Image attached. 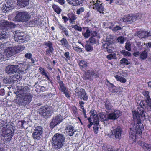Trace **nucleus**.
<instances>
[{"mask_svg":"<svg viewBox=\"0 0 151 151\" xmlns=\"http://www.w3.org/2000/svg\"><path fill=\"white\" fill-rule=\"evenodd\" d=\"M16 92V102L20 105L25 106L29 104L32 98V95L27 92V88L26 86L21 87Z\"/></svg>","mask_w":151,"mask_h":151,"instance_id":"nucleus-1","label":"nucleus"},{"mask_svg":"<svg viewBox=\"0 0 151 151\" xmlns=\"http://www.w3.org/2000/svg\"><path fill=\"white\" fill-rule=\"evenodd\" d=\"M65 135L61 133H56L53 136L52 144L54 148L60 149L65 143Z\"/></svg>","mask_w":151,"mask_h":151,"instance_id":"nucleus-2","label":"nucleus"},{"mask_svg":"<svg viewBox=\"0 0 151 151\" xmlns=\"http://www.w3.org/2000/svg\"><path fill=\"white\" fill-rule=\"evenodd\" d=\"M150 103L148 102V100H142L139 104L140 107H138L137 108L138 110L137 111L134 110L132 111V114H133V112L135 111L136 112V114L139 115V114H141L145 112L144 111V109L147 110L148 111H151V104H149Z\"/></svg>","mask_w":151,"mask_h":151,"instance_id":"nucleus-3","label":"nucleus"},{"mask_svg":"<svg viewBox=\"0 0 151 151\" xmlns=\"http://www.w3.org/2000/svg\"><path fill=\"white\" fill-rule=\"evenodd\" d=\"M2 26L0 27V39L6 38L7 33L6 31L8 29L14 26L13 23L11 22L4 21L2 22Z\"/></svg>","mask_w":151,"mask_h":151,"instance_id":"nucleus-4","label":"nucleus"},{"mask_svg":"<svg viewBox=\"0 0 151 151\" xmlns=\"http://www.w3.org/2000/svg\"><path fill=\"white\" fill-rule=\"evenodd\" d=\"M111 137L115 140H120L121 138L122 129L120 126L112 127Z\"/></svg>","mask_w":151,"mask_h":151,"instance_id":"nucleus-5","label":"nucleus"},{"mask_svg":"<svg viewBox=\"0 0 151 151\" xmlns=\"http://www.w3.org/2000/svg\"><path fill=\"white\" fill-rule=\"evenodd\" d=\"M133 113V114H132L134 122L137 123L135 129L138 133H140L142 132L141 129L143 127V124L141 122L142 120L138 114H136V112L134 111Z\"/></svg>","mask_w":151,"mask_h":151,"instance_id":"nucleus-6","label":"nucleus"},{"mask_svg":"<svg viewBox=\"0 0 151 151\" xmlns=\"http://www.w3.org/2000/svg\"><path fill=\"white\" fill-rule=\"evenodd\" d=\"M15 18L17 21L23 22L28 21L30 19V16L26 12H20L16 14Z\"/></svg>","mask_w":151,"mask_h":151,"instance_id":"nucleus-7","label":"nucleus"},{"mask_svg":"<svg viewBox=\"0 0 151 151\" xmlns=\"http://www.w3.org/2000/svg\"><path fill=\"white\" fill-rule=\"evenodd\" d=\"M39 112L41 116L45 119L49 117L52 114L50 107L47 106H42L39 109Z\"/></svg>","mask_w":151,"mask_h":151,"instance_id":"nucleus-8","label":"nucleus"},{"mask_svg":"<svg viewBox=\"0 0 151 151\" xmlns=\"http://www.w3.org/2000/svg\"><path fill=\"white\" fill-rule=\"evenodd\" d=\"M43 128L40 126H37L34 130L32 136L35 140H40L42 136Z\"/></svg>","mask_w":151,"mask_h":151,"instance_id":"nucleus-9","label":"nucleus"},{"mask_svg":"<svg viewBox=\"0 0 151 151\" xmlns=\"http://www.w3.org/2000/svg\"><path fill=\"white\" fill-rule=\"evenodd\" d=\"M15 33L14 39L16 42L23 43L28 40V37L25 36H24L23 32H20L19 31L17 30L15 31Z\"/></svg>","mask_w":151,"mask_h":151,"instance_id":"nucleus-10","label":"nucleus"},{"mask_svg":"<svg viewBox=\"0 0 151 151\" xmlns=\"http://www.w3.org/2000/svg\"><path fill=\"white\" fill-rule=\"evenodd\" d=\"M99 76L98 75L94 70H89L85 72L83 78L85 80H92L93 78H98Z\"/></svg>","mask_w":151,"mask_h":151,"instance_id":"nucleus-11","label":"nucleus"},{"mask_svg":"<svg viewBox=\"0 0 151 151\" xmlns=\"http://www.w3.org/2000/svg\"><path fill=\"white\" fill-rule=\"evenodd\" d=\"M122 115V112L119 110L115 109L107 114L109 120H116Z\"/></svg>","mask_w":151,"mask_h":151,"instance_id":"nucleus-12","label":"nucleus"},{"mask_svg":"<svg viewBox=\"0 0 151 151\" xmlns=\"http://www.w3.org/2000/svg\"><path fill=\"white\" fill-rule=\"evenodd\" d=\"M63 119L61 115L59 114L55 116L52 120L50 124L51 128H53L57 124L61 122Z\"/></svg>","mask_w":151,"mask_h":151,"instance_id":"nucleus-13","label":"nucleus"},{"mask_svg":"<svg viewBox=\"0 0 151 151\" xmlns=\"http://www.w3.org/2000/svg\"><path fill=\"white\" fill-rule=\"evenodd\" d=\"M18 66L17 65H8L5 68L6 72L9 74H11L16 73H18Z\"/></svg>","mask_w":151,"mask_h":151,"instance_id":"nucleus-14","label":"nucleus"},{"mask_svg":"<svg viewBox=\"0 0 151 151\" xmlns=\"http://www.w3.org/2000/svg\"><path fill=\"white\" fill-rule=\"evenodd\" d=\"M17 51L15 48L8 47L5 49L3 54L7 57L9 58L12 56L19 52Z\"/></svg>","mask_w":151,"mask_h":151,"instance_id":"nucleus-15","label":"nucleus"},{"mask_svg":"<svg viewBox=\"0 0 151 151\" xmlns=\"http://www.w3.org/2000/svg\"><path fill=\"white\" fill-rule=\"evenodd\" d=\"M43 44L44 45L47 46L48 47V48L46 51V55L48 56H50L51 54L53 53V51L54 50L52 46V43L50 41H49L47 42H45Z\"/></svg>","mask_w":151,"mask_h":151,"instance_id":"nucleus-16","label":"nucleus"},{"mask_svg":"<svg viewBox=\"0 0 151 151\" xmlns=\"http://www.w3.org/2000/svg\"><path fill=\"white\" fill-rule=\"evenodd\" d=\"M18 66L20 67L19 68H18L19 70L18 73L22 74L26 72V70L28 69V65L25 63H21L19 64Z\"/></svg>","mask_w":151,"mask_h":151,"instance_id":"nucleus-17","label":"nucleus"},{"mask_svg":"<svg viewBox=\"0 0 151 151\" xmlns=\"http://www.w3.org/2000/svg\"><path fill=\"white\" fill-rule=\"evenodd\" d=\"M139 145L146 151H150L151 148V144H147L144 142L139 141Z\"/></svg>","mask_w":151,"mask_h":151,"instance_id":"nucleus-18","label":"nucleus"},{"mask_svg":"<svg viewBox=\"0 0 151 151\" xmlns=\"http://www.w3.org/2000/svg\"><path fill=\"white\" fill-rule=\"evenodd\" d=\"M17 4L20 8L25 7L29 4V0H17Z\"/></svg>","mask_w":151,"mask_h":151,"instance_id":"nucleus-19","label":"nucleus"},{"mask_svg":"<svg viewBox=\"0 0 151 151\" xmlns=\"http://www.w3.org/2000/svg\"><path fill=\"white\" fill-rule=\"evenodd\" d=\"M74 127L71 125H68L65 129L66 132L67 134L70 136L73 135L74 134V132H76V131L74 129Z\"/></svg>","mask_w":151,"mask_h":151,"instance_id":"nucleus-20","label":"nucleus"},{"mask_svg":"<svg viewBox=\"0 0 151 151\" xmlns=\"http://www.w3.org/2000/svg\"><path fill=\"white\" fill-rule=\"evenodd\" d=\"M100 1H97L94 4V6L96 10L100 13H103L104 6L102 3L100 4Z\"/></svg>","mask_w":151,"mask_h":151,"instance_id":"nucleus-21","label":"nucleus"},{"mask_svg":"<svg viewBox=\"0 0 151 151\" xmlns=\"http://www.w3.org/2000/svg\"><path fill=\"white\" fill-rule=\"evenodd\" d=\"M134 18L133 15L130 16L129 15H128L125 16L123 18V21L128 24L131 23L132 22H134Z\"/></svg>","mask_w":151,"mask_h":151,"instance_id":"nucleus-22","label":"nucleus"},{"mask_svg":"<svg viewBox=\"0 0 151 151\" xmlns=\"http://www.w3.org/2000/svg\"><path fill=\"white\" fill-rule=\"evenodd\" d=\"M69 4L73 6L79 5L83 3L82 0H66Z\"/></svg>","mask_w":151,"mask_h":151,"instance_id":"nucleus-23","label":"nucleus"},{"mask_svg":"<svg viewBox=\"0 0 151 151\" xmlns=\"http://www.w3.org/2000/svg\"><path fill=\"white\" fill-rule=\"evenodd\" d=\"M105 107L106 109L109 111H112L113 108V106L110 101L108 100H106L105 102Z\"/></svg>","mask_w":151,"mask_h":151,"instance_id":"nucleus-24","label":"nucleus"},{"mask_svg":"<svg viewBox=\"0 0 151 151\" xmlns=\"http://www.w3.org/2000/svg\"><path fill=\"white\" fill-rule=\"evenodd\" d=\"M11 9L12 7L11 5L9 3L6 2L3 5L2 7V11L4 12L9 11Z\"/></svg>","mask_w":151,"mask_h":151,"instance_id":"nucleus-25","label":"nucleus"},{"mask_svg":"<svg viewBox=\"0 0 151 151\" xmlns=\"http://www.w3.org/2000/svg\"><path fill=\"white\" fill-rule=\"evenodd\" d=\"M111 45H112L109 42H106L103 45V47L105 49V51H107L109 53H111L112 52V50L111 49Z\"/></svg>","mask_w":151,"mask_h":151,"instance_id":"nucleus-26","label":"nucleus"},{"mask_svg":"<svg viewBox=\"0 0 151 151\" xmlns=\"http://www.w3.org/2000/svg\"><path fill=\"white\" fill-rule=\"evenodd\" d=\"M139 116L142 120L147 119L149 122H151V117L148 116L146 112L139 114Z\"/></svg>","mask_w":151,"mask_h":151,"instance_id":"nucleus-27","label":"nucleus"},{"mask_svg":"<svg viewBox=\"0 0 151 151\" xmlns=\"http://www.w3.org/2000/svg\"><path fill=\"white\" fill-rule=\"evenodd\" d=\"M137 35L139 38L142 39L147 37V31L141 30L138 31Z\"/></svg>","mask_w":151,"mask_h":151,"instance_id":"nucleus-28","label":"nucleus"},{"mask_svg":"<svg viewBox=\"0 0 151 151\" xmlns=\"http://www.w3.org/2000/svg\"><path fill=\"white\" fill-rule=\"evenodd\" d=\"M107 82L108 83V85L109 90L112 92L114 93H116L117 89L116 87L113 84L109 82V81H107Z\"/></svg>","mask_w":151,"mask_h":151,"instance_id":"nucleus-29","label":"nucleus"},{"mask_svg":"<svg viewBox=\"0 0 151 151\" xmlns=\"http://www.w3.org/2000/svg\"><path fill=\"white\" fill-rule=\"evenodd\" d=\"M79 64L80 68L82 70H84L87 67L88 63L86 61L82 60L80 61Z\"/></svg>","mask_w":151,"mask_h":151,"instance_id":"nucleus-30","label":"nucleus"},{"mask_svg":"<svg viewBox=\"0 0 151 151\" xmlns=\"http://www.w3.org/2000/svg\"><path fill=\"white\" fill-rule=\"evenodd\" d=\"M60 44L63 46L66 47L67 48H68L69 47L68 43L67 40L64 38H63L60 40Z\"/></svg>","mask_w":151,"mask_h":151,"instance_id":"nucleus-31","label":"nucleus"},{"mask_svg":"<svg viewBox=\"0 0 151 151\" xmlns=\"http://www.w3.org/2000/svg\"><path fill=\"white\" fill-rule=\"evenodd\" d=\"M85 91V90L80 87H77L76 88L75 90V92L77 95L79 97Z\"/></svg>","mask_w":151,"mask_h":151,"instance_id":"nucleus-32","label":"nucleus"},{"mask_svg":"<svg viewBox=\"0 0 151 151\" xmlns=\"http://www.w3.org/2000/svg\"><path fill=\"white\" fill-rule=\"evenodd\" d=\"M99 117L100 118V120L101 121H108L109 119L108 118V116H106V115L102 113H100L99 114Z\"/></svg>","mask_w":151,"mask_h":151,"instance_id":"nucleus-33","label":"nucleus"},{"mask_svg":"<svg viewBox=\"0 0 151 151\" xmlns=\"http://www.w3.org/2000/svg\"><path fill=\"white\" fill-rule=\"evenodd\" d=\"M149 92L147 91H144L143 92L144 95L146 98V100H148V102H149L150 104H151V99L149 95Z\"/></svg>","mask_w":151,"mask_h":151,"instance_id":"nucleus-34","label":"nucleus"},{"mask_svg":"<svg viewBox=\"0 0 151 151\" xmlns=\"http://www.w3.org/2000/svg\"><path fill=\"white\" fill-rule=\"evenodd\" d=\"M52 7L55 12H56L58 14H60L61 9L58 6L54 4H53L52 6Z\"/></svg>","mask_w":151,"mask_h":151,"instance_id":"nucleus-35","label":"nucleus"},{"mask_svg":"<svg viewBox=\"0 0 151 151\" xmlns=\"http://www.w3.org/2000/svg\"><path fill=\"white\" fill-rule=\"evenodd\" d=\"M147 53L145 50L142 52L140 55V58L142 60H144L147 57Z\"/></svg>","mask_w":151,"mask_h":151,"instance_id":"nucleus-36","label":"nucleus"},{"mask_svg":"<svg viewBox=\"0 0 151 151\" xmlns=\"http://www.w3.org/2000/svg\"><path fill=\"white\" fill-rule=\"evenodd\" d=\"M78 97L81 99H83L84 101H87L88 99V96L87 95L86 92L85 91Z\"/></svg>","mask_w":151,"mask_h":151,"instance_id":"nucleus-37","label":"nucleus"},{"mask_svg":"<svg viewBox=\"0 0 151 151\" xmlns=\"http://www.w3.org/2000/svg\"><path fill=\"white\" fill-rule=\"evenodd\" d=\"M120 62L121 64L123 65H127L130 64V63L128 60L125 58H122L120 60Z\"/></svg>","mask_w":151,"mask_h":151,"instance_id":"nucleus-38","label":"nucleus"},{"mask_svg":"<svg viewBox=\"0 0 151 151\" xmlns=\"http://www.w3.org/2000/svg\"><path fill=\"white\" fill-rule=\"evenodd\" d=\"M115 77L117 81H119L121 82L125 83L126 81V80L125 78L121 77L119 75L115 76Z\"/></svg>","mask_w":151,"mask_h":151,"instance_id":"nucleus-39","label":"nucleus"},{"mask_svg":"<svg viewBox=\"0 0 151 151\" xmlns=\"http://www.w3.org/2000/svg\"><path fill=\"white\" fill-rule=\"evenodd\" d=\"M39 70H40V72L42 75H45V77H46L48 79H49V77L45 72V70L44 68L41 67H40L39 69Z\"/></svg>","mask_w":151,"mask_h":151,"instance_id":"nucleus-40","label":"nucleus"},{"mask_svg":"<svg viewBox=\"0 0 151 151\" xmlns=\"http://www.w3.org/2000/svg\"><path fill=\"white\" fill-rule=\"evenodd\" d=\"M85 49L87 51H91L93 50V47L90 43H87L86 44Z\"/></svg>","mask_w":151,"mask_h":151,"instance_id":"nucleus-41","label":"nucleus"},{"mask_svg":"<svg viewBox=\"0 0 151 151\" xmlns=\"http://www.w3.org/2000/svg\"><path fill=\"white\" fill-rule=\"evenodd\" d=\"M93 122L94 124L98 125L99 124V116L97 115V116H95L93 117Z\"/></svg>","mask_w":151,"mask_h":151,"instance_id":"nucleus-42","label":"nucleus"},{"mask_svg":"<svg viewBox=\"0 0 151 151\" xmlns=\"http://www.w3.org/2000/svg\"><path fill=\"white\" fill-rule=\"evenodd\" d=\"M131 45L129 42L127 41L125 43V48L126 50L129 51H131Z\"/></svg>","mask_w":151,"mask_h":151,"instance_id":"nucleus-43","label":"nucleus"},{"mask_svg":"<svg viewBox=\"0 0 151 151\" xmlns=\"http://www.w3.org/2000/svg\"><path fill=\"white\" fill-rule=\"evenodd\" d=\"M58 82L60 87L61 91L63 92L65 91L66 88L64 85L63 82L62 81H60V82Z\"/></svg>","mask_w":151,"mask_h":151,"instance_id":"nucleus-44","label":"nucleus"},{"mask_svg":"<svg viewBox=\"0 0 151 151\" xmlns=\"http://www.w3.org/2000/svg\"><path fill=\"white\" fill-rule=\"evenodd\" d=\"M17 51H19L17 53L20 52L21 51L23 50L25 48V46L24 45H19L15 48Z\"/></svg>","mask_w":151,"mask_h":151,"instance_id":"nucleus-45","label":"nucleus"},{"mask_svg":"<svg viewBox=\"0 0 151 151\" xmlns=\"http://www.w3.org/2000/svg\"><path fill=\"white\" fill-rule=\"evenodd\" d=\"M117 41L118 42L121 44H123L126 40V39L122 36L119 37L117 38Z\"/></svg>","mask_w":151,"mask_h":151,"instance_id":"nucleus-46","label":"nucleus"},{"mask_svg":"<svg viewBox=\"0 0 151 151\" xmlns=\"http://www.w3.org/2000/svg\"><path fill=\"white\" fill-rule=\"evenodd\" d=\"M14 131H12L9 129H7L6 131L5 132L4 134H6L8 136H13L14 134Z\"/></svg>","mask_w":151,"mask_h":151,"instance_id":"nucleus-47","label":"nucleus"},{"mask_svg":"<svg viewBox=\"0 0 151 151\" xmlns=\"http://www.w3.org/2000/svg\"><path fill=\"white\" fill-rule=\"evenodd\" d=\"M121 53L124 56L129 57L131 55V54L130 52L124 50L121 51Z\"/></svg>","mask_w":151,"mask_h":151,"instance_id":"nucleus-48","label":"nucleus"},{"mask_svg":"<svg viewBox=\"0 0 151 151\" xmlns=\"http://www.w3.org/2000/svg\"><path fill=\"white\" fill-rule=\"evenodd\" d=\"M105 146H103L102 148L104 150V151H113L114 149L111 146H109L106 147L105 149Z\"/></svg>","mask_w":151,"mask_h":151,"instance_id":"nucleus-49","label":"nucleus"},{"mask_svg":"<svg viewBox=\"0 0 151 151\" xmlns=\"http://www.w3.org/2000/svg\"><path fill=\"white\" fill-rule=\"evenodd\" d=\"M68 16L69 17V20H76V17L73 14H68Z\"/></svg>","mask_w":151,"mask_h":151,"instance_id":"nucleus-50","label":"nucleus"},{"mask_svg":"<svg viewBox=\"0 0 151 151\" xmlns=\"http://www.w3.org/2000/svg\"><path fill=\"white\" fill-rule=\"evenodd\" d=\"M97 39V38H96L95 37H91L89 39L90 43L92 44V45L96 44Z\"/></svg>","mask_w":151,"mask_h":151,"instance_id":"nucleus-51","label":"nucleus"},{"mask_svg":"<svg viewBox=\"0 0 151 151\" xmlns=\"http://www.w3.org/2000/svg\"><path fill=\"white\" fill-rule=\"evenodd\" d=\"M133 17H134V21L136 20L140 19L142 17V15L140 14H137L136 15H133Z\"/></svg>","mask_w":151,"mask_h":151,"instance_id":"nucleus-52","label":"nucleus"},{"mask_svg":"<svg viewBox=\"0 0 151 151\" xmlns=\"http://www.w3.org/2000/svg\"><path fill=\"white\" fill-rule=\"evenodd\" d=\"M71 27L73 28H74L76 30L80 32H81L82 30L81 27L77 25H72Z\"/></svg>","mask_w":151,"mask_h":151,"instance_id":"nucleus-53","label":"nucleus"},{"mask_svg":"<svg viewBox=\"0 0 151 151\" xmlns=\"http://www.w3.org/2000/svg\"><path fill=\"white\" fill-rule=\"evenodd\" d=\"M91 34V32L88 29L86 30V32L84 33L83 35L86 38H88L90 36Z\"/></svg>","mask_w":151,"mask_h":151,"instance_id":"nucleus-54","label":"nucleus"},{"mask_svg":"<svg viewBox=\"0 0 151 151\" xmlns=\"http://www.w3.org/2000/svg\"><path fill=\"white\" fill-rule=\"evenodd\" d=\"M84 11V9L83 7H81L80 8L77 9L76 11L77 14L79 15L81 13L83 12Z\"/></svg>","mask_w":151,"mask_h":151,"instance_id":"nucleus-55","label":"nucleus"},{"mask_svg":"<svg viewBox=\"0 0 151 151\" xmlns=\"http://www.w3.org/2000/svg\"><path fill=\"white\" fill-rule=\"evenodd\" d=\"M116 57V55L115 54H110L107 56V58L109 60H111L112 59L115 58Z\"/></svg>","mask_w":151,"mask_h":151,"instance_id":"nucleus-56","label":"nucleus"},{"mask_svg":"<svg viewBox=\"0 0 151 151\" xmlns=\"http://www.w3.org/2000/svg\"><path fill=\"white\" fill-rule=\"evenodd\" d=\"M122 28L120 26L116 25L115 27L113 29V30L114 31H116L118 30H121Z\"/></svg>","mask_w":151,"mask_h":151,"instance_id":"nucleus-57","label":"nucleus"},{"mask_svg":"<svg viewBox=\"0 0 151 151\" xmlns=\"http://www.w3.org/2000/svg\"><path fill=\"white\" fill-rule=\"evenodd\" d=\"M91 37H95L96 38H99V36L97 35V33L96 31H93L92 32L91 34Z\"/></svg>","mask_w":151,"mask_h":151,"instance_id":"nucleus-58","label":"nucleus"},{"mask_svg":"<svg viewBox=\"0 0 151 151\" xmlns=\"http://www.w3.org/2000/svg\"><path fill=\"white\" fill-rule=\"evenodd\" d=\"M33 21L36 25H38L40 24L39 19L38 18H35L34 20H33Z\"/></svg>","mask_w":151,"mask_h":151,"instance_id":"nucleus-59","label":"nucleus"},{"mask_svg":"<svg viewBox=\"0 0 151 151\" xmlns=\"http://www.w3.org/2000/svg\"><path fill=\"white\" fill-rule=\"evenodd\" d=\"M70 53L69 52H65L64 54V55L68 60H70V57L69 55Z\"/></svg>","mask_w":151,"mask_h":151,"instance_id":"nucleus-60","label":"nucleus"},{"mask_svg":"<svg viewBox=\"0 0 151 151\" xmlns=\"http://www.w3.org/2000/svg\"><path fill=\"white\" fill-rule=\"evenodd\" d=\"M73 49L75 50L77 52H81L82 51V49L81 48L76 47H73Z\"/></svg>","mask_w":151,"mask_h":151,"instance_id":"nucleus-61","label":"nucleus"},{"mask_svg":"<svg viewBox=\"0 0 151 151\" xmlns=\"http://www.w3.org/2000/svg\"><path fill=\"white\" fill-rule=\"evenodd\" d=\"M59 28L62 30L61 32H63L67 29L64 26H62L61 24L59 25Z\"/></svg>","mask_w":151,"mask_h":151,"instance_id":"nucleus-62","label":"nucleus"},{"mask_svg":"<svg viewBox=\"0 0 151 151\" xmlns=\"http://www.w3.org/2000/svg\"><path fill=\"white\" fill-rule=\"evenodd\" d=\"M32 55L30 53H26L25 55V57L27 58L30 59L32 57Z\"/></svg>","mask_w":151,"mask_h":151,"instance_id":"nucleus-63","label":"nucleus"},{"mask_svg":"<svg viewBox=\"0 0 151 151\" xmlns=\"http://www.w3.org/2000/svg\"><path fill=\"white\" fill-rule=\"evenodd\" d=\"M144 44L145 45L146 48L151 49V42H148L147 43H144Z\"/></svg>","mask_w":151,"mask_h":151,"instance_id":"nucleus-64","label":"nucleus"}]
</instances>
